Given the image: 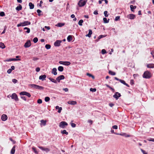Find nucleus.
<instances>
[{
    "instance_id": "1",
    "label": "nucleus",
    "mask_w": 154,
    "mask_h": 154,
    "mask_svg": "<svg viewBox=\"0 0 154 154\" xmlns=\"http://www.w3.org/2000/svg\"><path fill=\"white\" fill-rule=\"evenodd\" d=\"M29 86H31L32 88H33L35 89L41 90H43L44 88V87L36 84H30Z\"/></svg>"
},
{
    "instance_id": "2",
    "label": "nucleus",
    "mask_w": 154,
    "mask_h": 154,
    "mask_svg": "<svg viewBox=\"0 0 154 154\" xmlns=\"http://www.w3.org/2000/svg\"><path fill=\"white\" fill-rule=\"evenodd\" d=\"M31 24L30 22L28 21H25L23 22L20 23L17 25V26L18 27L20 26H23L28 25H29Z\"/></svg>"
},
{
    "instance_id": "3",
    "label": "nucleus",
    "mask_w": 154,
    "mask_h": 154,
    "mask_svg": "<svg viewBox=\"0 0 154 154\" xmlns=\"http://www.w3.org/2000/svg\"><path fill=\"white\" fill-rule=\"evenodd\" d=\"M151 77V73L148 71H145L143 75V77L146 79H149Z\"/></svg>"
},
{
    "instance_id": "4",
    "label": "nucleus",
    "mask_w": 154,
    "mask_h": 154,
    "mask_svg": "<svg viewBox=\"0 0 154 154\" xmlns=\"http://www.w3.org/2000/svg\"><path fill=\"white\" fill-rule=\"evenodd\" d=\"M87 0H80L78 2V4L80 7H82L84 6L86 4Z\"/></svg>"
},
{
    "instance_id": "5",
    "label": "nucleus",
    "mask_w": 154,
    "mask_h": 154,
    "mask_svg": "<svg viewBox=\"0 0 154 154\" xmlns=\"http://www.w3.org/2000/svg\"><path fill=\"white\" fill-rule=\"evenodd\" d=\"M68 125V123L62 121L60 122L59 123V127L62 128H66V126H67Z\"/></svg>"
},
{
    "instance_id": "6",
    "label": "nucleus",
    "mask_w": 154,
    "mask_h": 154,
    "mask_svg": "<svg viewBox=\"0 0 154 154\" xmlns=\"http://www.w3.org/2000/svg\"><path fill=\"white\" fill-rule=\"evenodd\" d=\"M12 99L16 101H18L19 100V99L17 94L14 93L12 94L10 96Z\"/></svg>"
},
{
    "instance_id": "7",
    "label": "nucleus",
    "mask_w": 154,
    "mask_h": 154,
    "mask_svg": "<svg viewBox=\"0 0 154 154\" xmlns=\"http://www.w3.org/2000/svg\"><path fill=\"white\" fill-rule=\"evenodd\" d=\"M62 41L60 40H57L54 43V45L55 47H59L60 45V43Z\"/></svg>"
},
{
    "instance_id": "8",
    "label": "nucleus",
    "mask_w": 154,
    "mask_h": 154,
    "mask_svg": "<svg viewBox=\"0 0 154 154\" xmlns=\"http://www.w3.org/2000/svg\"><path fill=\"white\" fill-rule=\"evenodd\" d=\"M31 45V43L30 41V40H28L25 43L24 45V47L25 48H28L30 47Z\"/></svg>"
},
{
    "instance_id": "9",
    "label": "nucleus",
    "mask_w": 154,
    "mask_h": 154,
    "mask_svg": "<svg viewBox=\"0 0 154 154\" xmlns=\"http://www.w3.org/2000/svg\"><path fill=\"white\" fill-rule=\"evenodd\" d=\"M65 79L64 76L63 75H61L58 76L56 78V80L58 82H60V81L61 80H63Z\"/></svg>"
},
{
    "instance_id": "10",
    "label": "nucleus",
    "mask_w": 154,
    "mask_h": 154,
    "mask_svg": "<svg viewBox=\"0 0 154 154\" xmlns=\"http://www.w3.org/2000/svg\"><path fill=\"white\" fill-rule=\"evenodd\" d=\"M127 17L131 20H133L135 18V15L133 14H130L127 16Z\"/></svg>"
},
{
    "instance_id": "11",
    "label": "nucleus",
    "mask_w": 154,
    "mask_h": 154,
    "mask_svg": "<svg viewBox=\"0 0 154 154\" xmlns=\"http://www.w3.org/2000/svg\"><path fill=\"white\" fill-rule=\"evenodd\" d=\"M8 118V117L6 115L3 114L1 116V119L3 121H6Z\"/></svg>"
},
{
    "instance_id": "12",
    "label": "nucleus",
    "mask_w": 154,
    "mask_h": 154,
    "mask_svg": "<svg viewBox=\"0 0 154 154\" xmlns=\"http://www.w3.org/2000/svg\"><path fill=\"white\" fill-rule=\"evenodd\" d=\"M46 77V75H42L39 76V79L40 80H41L42 81H43L44 80H45Z\"/></svg>"
},
{
    "instance_id": "13",
    "label": "nucleus",
    "mask_w": 154,
    "mask_h": 154,
    "mask_svg": "<svg viewBox=\"0 0 154 154\" xmlns=\"http://www.w3.org/2000/svg\"><path fill=\"white\" fill-rule=\"evenodd\" d=\"M68 104H71L72 105H75L77 104V102L76 101H69L67 102Z\"/></svg>"
},
{
    "instance_id": "14",
    "label": "nucleus",
    "mask_w": 154,
    "mask_h": 154,
    "mask_svg": "<svg viewBox=\"0 0 154 154\" xmlns=\"http://www.w3.org/2000/svg\"><path fill=\"white\" fill-rule=\"evenodd\" d=\"M88 31V33L86 34L85 36L86 37H88L90 38L91 36V35L92 34V32L91 29H89Z\"/></svg>"
},
{
    "instance_id": "15",
    "label": "nucleus",
    "mask_w": 154,
    "mask_h": 154,
    "mask_svg": "<svg viewBox=\"0 0 154 154\" xmlns=\"http://www.w3.org/2000/svg\"><path fill=\"white\" fill-rule=\"evenodd\" d=\"M22 9V6L20 4H19L18 5L16 8V10L17 11H19Z\"/></svg>"
},
{
    "instance_id": "16",
    "label": "nucleus",
    "mask_w": 154,
    "mask_h": 154,
    "mask_svg": "<svg viewBox=\"0 0 154 154\" xmlns=\"http://www.w3.org/2000/svg\"><path fill=\"white\" fill-rule=\"evenodd\" d=\"M16 146L14 145L12 149H11V154H14L15 152V149L16 148Z\"/></svg>"
},
{
    "instance_id": "17",
    "label": "nucleus",
    "mask_w": 154,
    "mask_h": 154,
    "mask_svg": "<svg viewBox=\"0 0 154 154\" xmlns=\"http://www.w3.org/2000/svg\"><path fill=\"white\" fill-rule=\"evenodd\" d=\"M57 69L56 68H54L52 71V73L54 75H57Z\"/></svg>"
},
{
    "instance_id": "18",
    "label": "nucleus",
    "mask_w": 154,
    "mask_h": 154,
    "mask_svg": "<svg viewBox=\"0 0 154 154\" xmlns=\"http://www.w3.org/2000/svg\"><path fill=\"white\" fill-rule=\"evenodd\" d=\"M55 108L56 109H58L57 111V112L58 113H60L62 110V108L61 107H59L58 106H56Z\"/></svg>"
},
{
    "instance_id": "19",
    "label": "nucleus",
    "mask_w": 154,
    "mask_h": 154,
    "mask_svg": "<svg viewBox=\"0 0 154 154\" xmlns=\"http://www.w3.org/2000/svg\"><path fill=\"white\" fill-rule=\"evenodd\" d=\"M72 40V36L69 35L67 37V40L68 42H71Z\"/></svg>"
},
{
    "instance_id": "20",
    "label": "nucleus",
    "mask_w": 154,
    "mask_h": 154,
    "mask_svg": "<svg viewBox=\"0 0 154 154\" xmlns=\"http://www.w3.org/2000/svg\"><path fill=\"white\" fill-rule=\"evenodd\" d=\"M41 125H42L43 126H45L46 125V120H42L41 121Z\"/></svg>"
},
{
    "instance_id": "21",
    "label": "nucleus",
    "mask_w": 154,
    "mask_h": 154,
    "mask_svg": "<svg viewBox=\"0 0 154 154\" xmlns=\"http://www.w3.org/2000/svg\"><path fill=\"white\" fill-rule=\"evenodd\" d=\"M29 8L30 9H32L34 8V5L32 2H29Z\"/></svg>"
},
{
    "instance_id": "22",
    "label": "nucleus",
    "mask_w": 154,
    "mask_h": 154,
    "mask_svg": "<svg viewBox=\"0 0 154 154\" xmlns=\"http://www.w3.org/2000/svg\"><path fill=\"white\" fill-rule=\"evenodd\" d=\"M147 67L148 68H154V64H148L147 65Z\"/></svg>"
},
{
    "instance_id": "23",
    "label": "nucleus",
    "mask_w": 154,
    "mask_h": 154,
    "mask_svg": "<svg viewBox=\"0 0 154 154\" xmlns=\"http://www.w3.org/2000/svg\"><path fill=\"white\" fill-rule=\"evenodd\" d=\"M65 25V23H58L57 25H56L58 27H61L63 26H64Z\"/></svg>"
},
{
    "instance_id": "24",
    "label": "nucleus",
    "mask_w": 154,
    "mask_h": 154,
    "mask_svg": "<svg viewBox=\"0 0 154 154\" xmlns=\"http://www.w3.org/2000/svg\"><path fill=\"white\" fill-rule=\"evenodd\" d=\"M52 82L55 83H57V82L56 80H55L54 79L50 77L48 78Z\"/></svg>"
},
{
    "instance_id": "25",
    "label": "nucleus",
    "mask_w": 154,
    "mask_h": 154,
    "mask_svg": "<svg viewBox=\"0 0 154 154\" xmlns=\"http://www.w3.org/2000/svg\"><path fill=\"white\" fill-rule=\"evenodd\" d=\"M137 7L136 6H134L133 5H131L130 6V8H131V10L132 11H134V10Z\"/></svg>"
},
{
    "instance_id": "26",
    "label": "nucleus",
    "mask_w": 154,
    "mask_h": 154,
    "mask_svg": "<svg viewBox=\"0 0 154 154\" xmlns=\"http://www.w3.org/2000/svg\"><path fill=\"white\" fill-rule=\"evenodd\" d=\"M120 135L124 136L125 137H130V135L127 134L125 133H123L122 134H120Z\"/></svg>"
},
{
    "instance_id": "27",
    "label": "nucleus",
    "mask_w": 154,
    "mask_h": 154,
    "mask_svg": "<svg viewBox=\"0 0 154 154\" xmlns=\"http://www.w3.org/2000/svg\"><path fill=\"white\" fill-rule=\"evenodd\" d=\"M103 20L104 23H108L109 22V19H108V20H107L106 17H104Z\"/></svg>"
},
{
    "instance_id": "28",
    "label": "nucleus",
    "mask_w": 154,
    "mask_h": 154,
    "mask_svg": "<svg viewBox=\"0 0 154 154\" xmlns=\"http://www.w3.org/2000/svg\"><path fill=\"white\" fill-rule=\"evenodd\" d=\"M58 69L59 71L62 72L64 68L62 66H59L58 68Z\"/></svg>"
},
{
    "instance_id": "29",
    "label": "nucleus",
    "mask_w": 154,
    "mask_h": 154,
    "mask_svg": "<svg viewBox=\"0 0 154 154\" xmlns=\"http://www.w3.org/2000/svg\"><path fill=\"white\" fill-rule=\"evenodd\" d=\"M71 63L69 61H64L63 62V65L66 66H69L70 65Z\"/></svg>"
},
{
    "instance_id": "30",
    "label": "nucleus",
    "mask_w": 154,
    "mask_h": 154,
    "mask_svg": "<svg viewBox=\"0 0 154 154\" xmlns=\"http://www.w3.org/2000/svg\"><path fill=\"white\" fill-rule=\"evenodd\" d=\"M61 133L62 134H65L66 135H67L68 134V133L65 130L61 131Z\"/></svg>"
},
{
    "instance_id": "31",
    "label": "nucleus",
    "mask_w": 154,
    "mask_h": 154,
    "mask_svg": "<svg viewBox=\"0 0 154 154\" xmlns=\"http://www.w3.org/2000/svg\"><path fill=\"white\" fill-rule=\"evenodd\" d=\"M24 30L27 29V30L26 31H25L27 33H29L30 32V29L29 28H28L27 27H25L24 28Z\"/></svg>"
},
{
    "instance_id": "32",
    "label": "nucleus",
    "mask_w": 154,
    "mask_h": 154,
    "mask_svg": "<svg viewBox=\"0 0 154 154\" xmlns=\"http://www.w3.org/2000/svg\"><path fill=\"white\" fill-rule=\"evenodd\" d=\"M32 149L33 151L35 154H38V151L36 150V148L35 147H32Z\"/></svg>"
},
{
    "instance_id": "33",
    "label": "nucleus",
    "mask_w": 154,
    "mask_h": 154,
    "mask_svg": "<svg viewBox=\"0 0 154 154\" xmlns=\"http://www.w3.org/2000/svg\"><path fill=\"white\" fill-rule=\"evenodd\" d=\"M109 73L112 75H114L116 74V73L115 72L111 70L109 71Z\"/></svg>"
},
{
    "instance_id": "34",
    "label": "nucleus",
    "mask_w": 154,
    "mask_h": 154,
    "mask_svg": "<svg viewBox=\"0 0 154 154\" xmlns=\"http://www.w3.org/2000/svg\"><path fill=\"white\" fill-rule=\"evenodd\" d=\"M37 12L38 13V16H40L41 15H42L43 14H41L40 13L42 12V11L39 10V9H38L37 10Z\"/></svg>"
},
{
    "instance_id": "35",
    "label": "nucleus",
    "mask_w": 154,
    "mask_h": 154,
    "mask_svg": "<svg viewBox=\"0 0 154 154\" xmlns=\"http://www.w3.org/2000/svg\"><path fill=\"white\" fill-rule=\"evenodd\" d=\"M113 97L116 98V100H117L119 98V97H118V95L117 94H116V92L115 93V94L113 95Z\"/></svg>"
},
{
    "instance_id": "36",
    "label": "nucleus",
    "mask_w": 154,
    "mask_h": 154,
    "mask_svg": "<svg viewBox=\"0 0 154 154\" xmlns=\"http://www.w3.org/2000/svg\"><path fill=\"white\" fill-rule=\"evenodd\" d=\"M51 45L49 44H46L45 45V48L47 49H50L51 48Z\"/></svg>"
},
{
    "instance_id": "37",
    "label": "nucleus",
    "mask_w": 154,
    "mask_h": 154,
    "mask_svg": "<svg viewBox=\"0 0 154 154\" xmlns=\"http://www.w3.org/2000/svg\"><path fill=\"white\" fill-rule=\"evenodd\" d=\"M26 92L25 91H22L20 93V95L21 96L26 95Z\"/></svg>"
},
{
    "instance_id": "38",
    "label": "nucleus",
    "mask_w": 154,
    "mask_h": 154,
    "mask_svg": "<svg viewBox=\"0 0 154 154\" xmlns=\"http://www.w3.org/2000/svg\"><path fill=\"white\" fill-rule=\"evenodd\" d=\"M50 100V98L48 97H46L45 98V100L46 102H48Z\"/></svg>"
},
{
    "instance_id": "39",
    "label": "nucleus",
    "mask_w": 154,
    "mask_h": 154,
    "mask_svg": "<svg viewBox=\"0 0 154 154\" xmlns=\"http://www.w3.org/2000/svg\"><path fill=\"white\" fill-rule=\"evenodd\" d=\"M83 22V20H79L78 24L79 25L81 26H82V23Z\"/></svg>"
},
{
    "instance_id": "40",
    "label": "nucleus",
    "mask_w": 154,
    "mask_h": 154,
    "mask_svg": "<svg viewBox=\"0 0 154 154\" xmlns=\"http://www.w3.org/2000/svg\"><path fill=\"white\" fill-rule=\"evenodd\" d=\"M87 75L89 77H92V79H94V76L91 74H90L89 73H87Z\"/></svg>"
},
{
    "instance_id": "41",
    "label": "nucleus",
    "mask_w": 154,
    "mask_h": 154,
    "mask_svg": "<svg viewBox=\"0 0 154 154\" xmlns=\"http://www.w3.org/2000/svg\"><path fill=\"white\" fill-rule=\"evenodd\" d=\"M90 90L91 91H92V92H95L96 91L97 89L95 88H91L90 89Z\"/></svg>"
},
{
    "instance_id": "42",
    "label": "nucleus",
    "mask_w": 154,
    "mask_h": 154,
    "mask_svg": "<svg viewBox=\"0 0 154 154\" xmlns=\"http://www.w3.org/2000/svg\"><path fill=\"white\" fill-rule=\"evenodd\" d=\"M38 39L37 37H35L33 39V41L34 43H36L38 41Z\"/></svg>"
},
{
    "instance_id": "43",
    "label": "nucleus",
    "mask_w": 154,
    "mask_h": 154,
    "mask_svg": "<svg viewBox=\"0 0 154 154\" xmlns=\"http://www.w3.org/2000/svg\"><path fill=\"white\" fill-rule=\"evenodd\" d=\"M108 11H105L104 12V14L105 17H107L108 16V15L107 14Z\"/></svg>"
},
{
    "instance_id": "44",
    "label": "nucleus",
    "mask_w": 154,
    "mask_h": 154,
    "mask_svg": "<svg viewBox=\"0 0 154 154\" xmlns=\"http://www.w3.org/2000/svg\"><path fill=\"white\" fill-rule=\"evenodd\" d=\"M5 14L4 12L2 11L0 12V16L1 17H3L5 16Z\"/></svg>"
},
{
    "instance_id": "45",
    "label": "nucleus",
    "mask_w": 154,
    "mask_h": 154,
    "mask_svg": "<svg viewBox=\"0 0 154 154\" xmlns=\"http://www.w3.org/2000/svg\"><path fill=\"white\" fill-rule=\"evenodd\" d=\"M140 150L143 154H148L147 152H146L145 151L143 150V149H140Z\"/></svg>"
},
{
    "instance_id": "46",
    "label": "nucleus",
    "mask_w": 154,
    "mask_h": 154,
    "mask_svg": "<svg viewBox=\"0 0 154 154\" xmlns=\"http://www.w3.org/2000/svg\"><path fill=\"white\" fill-rule=\"evenodd\" d=\"M26 95L28 97H31V95L30 93L27 92H26Z\"/></svg>"
},
{
    "instance_id": "47",
    "label": "nucleus",
    "mask_w": 154,
    "mask_h": 154,
    "mask_svg": "<svg viewBox=\"0 0 154 154\" xmlns=\"http://www.w3.org/2000/svg\"><path fill=\"white\" fill-rule=\"evenodd\" d=\"M70 124H71V126L72 128H75L76 127V125L75 124V123L71 122L70 123Z\"/></svg>"
},
{
    "instance_id": "48",
    "label": "nucleus",
    "mask_w": 154,
    "mask_h": 154,
    "mask_svg": "<svg viewBox=\"0 0 154 154\" xmlns=\"http://www.w3.org/2000/svg\"><path fill=\"white\" fill-rule=\"evenodd\" d=\"M12 82L13 83L15 84L18 81L15 79H13L12 80Z\"/></svg>"
},
{
    "instance_id": "49",
    "label": "nucleus",
    "mask_w": 154,
    "mask_h": 154,
    "mask_svg": "<svg viewBox=\"0 0 154 154\" xmlns=\"http://www.w3.org/2000/svg\"><path fill=\"white\" fill-rule=\"evenodd\" d=\"M101 53L102 54H106V52L105 49H103L102 50Z\"/></svg>"
},
{
    "instance_id": "50",
    "label": "nucleus",
    "mask_w": 154,
    "mask_h": 154,
    "mask_svg": "<svg viewBox=\"0 0 154 154\" xmlns=\"http://www.w3.org/2000/svg\"><path fill=\"white\" fill-rule=\"evenodd\" d=\"M39 59L38 58L36 57H33L32 58V60L34 61H36Z\"/></svg>"
},
{
    "instance_id": "51",
    "label": "nucleus",
    "mask_w": 154,
    "mask_h": 154,
    "mask_svg": "<svg viewBox=\"0 0 154 154\" xmlns=\"http://www.w3.org/2000/svg\"><path fill=\"white\" fill-rule=\"evenodd\" d=\"M120 19V16H117L115 17L114 20L115 21H117L119 20Z\"/></svg>"
},
{
    "instance_id": "52",
    "label": "nucleus",
    "mask_w": 154,
    "mask_h": 154,
    "mask_svg": "<svg viewBox=\"0 0 154 154\" xmlns=\"http://www.w3.org/2000/svg\"><path fill=\"white\" fill-rule=\"evenodd\" d=\"M37 103H38L41 104L42 103V100L41 99H38L37 100Z\"/></svg>"
},
{
    "instance_id": "53",
    "label": "nucleus",
    "mask_w": 154,
    "mask_h": 154,
    "mask_svg": "<svg viewBox=\"0 0 154 154\" xmlns=\"http://www.w3.org/2000/svg\"><path fill=\"white\" fill-rule=\"evenodd\" d=\"M12 61H18V60H20L21 59H17L16 58H12Z\"/></svg>"
},
{
    "instance_id": "54",
    "label": "nucleus",
    "mask_w": 154,
    "mask_h": 154,
    "mask_svg": "<svg viewBox=\"0 0 154 154\" xmlns=\"http://www.w3.org/2000/svg\"><path fill=\"white\" fill-rule=\"evenodd\" d=\"M44 151H46L47 152H48L50 151V149H49L48 148H45Z\"/></svg>"
},
{
    "instance_id": "55",
    "label": "nucleus",
    "mask_w": 154,
    "mask_h": 154,
    "mask_svg": "<svg viewBox=\"0 0 154 154\" xmlns=\"http://www.w3.org/2000/svg\"><path fill=\"white\" fill-rule=\"evenodd\" d=\"M1 45L2 46L1 47L2 49L4 48H5V46L3 43H1Z\"/></svg>"
},
{
    "instance_id": "56",
    "label": "nucleus",
    "mask_w": 154,
    "mask_h": 154,
    "mask_svg": "<svg viewBox=\"0 0 154 154\" xmlns=\"http://www.w3.org/2000/svg\"><path fill=\"white\" fill-rule=\"evenodd\" d=\"M105 36L103 35H100L98 37V39H100L104 37H105Z\"/></svg>"
},
{
    "instance_id": "57",
    "label": "nucleus",
    "mask_w": 154,
    "mask_h": 154,
    "mask_svg": "<svg viewBox=\"0 0 154 154\" xmlns=\"http://www.w3.org/2000/svg\"><path fill=\"white\" fill-rule=\"evenodd\" d=\"M21 98H22V99L23 100H24L26 101V98L25 96H21Z\"/></svg>"
},
{
    "instance_id": "58",
    "label": "nucleus",
    "mask_w": 154,
    "mask_h": 154,
    "mask_svg": "<svg viewBox=\"0 0 154 154\" xmlns=\"http://www.w3.org/2000/svg\"><path fill=\"white\" fill-rule=\"evenodd\" d=\"M5 62H9L12 61V58H9L4 60Z\"/></svg>"
},
{
    "instance_id": "59",
    "label": "nucleus",
    "mask_w": 154,
    "mask_h": 154,
    "mask_svg": "<svg viewBox=\"0 0 154 154\" xmlns=\"http://www.w3.org/2000/svg\"><path fill=\"white\" fill-rule=\"evenodd\" d=\"M120 82L124 85H125L126 83L125 81L124 80L122 79L120 80Z\"/></svg>"
},
{
    "instance_id": "60",
    "label": "nucleus",
    "mask_w": 154,
    "mask_h": 154,
    "mask_svg": "<svg viewBox=\"0 0 154 154\" xmlns=\"http://www.w3.org/2000/svg\"><path fill=\"white\" fill-rule=\"evenodd\" d=\"M112 128L116 129L118 128V126L116 125H113L112 127Z\"/></svg>"
},
{
    "instance_id": "61",
    "label": "nucleus",
    "mask_w": 154,
    "mask_h": 154,
    "mask_svg": "<svg viewBox=\"0 0 154 154\" xmlns=\"http://www.w3.org/2000/svg\"><path fill=\"white\" fill-rule=\"evenodd\" d=\"M40 68L39 67H37L35 69L36 71L37 72H39L40 71Z\"/></svg>"
},
{
    "instance_id": "62",
    "label": "nucleus",
    "mask_w": 154,
    "mask_h": 154,
    "mask_svg": "<svg viewBox=\"0 0 154 154\" xmlns=\"http://www.w3.org/2000/svg\"><path fill=\"white\" fill-rule=\"evenodd\" d=\"M12 69H8L7 71V73L8 74L12 72Z\"/></svg>"
},
{
    "instance_id": "63",
    "label": "nucleus",
    "mask_w": 154,
    "mask_h": 154,
    "mask_svg": "<svg viewBox=\"0 0 154 154\" xmlns=\"http://www.w3.org/2000/svg\"><path fill=\"white\" fill-rule=\"evenodd\" d=\"M38 147L40 149H41L42 150H43V151L44 150L45 148H44L42 146H38Z\"/></svg>"
},
{
    "instance_id": "64",
    "label": "nucleus",
    "mask_w": 154,
    "mask_h": 154,
    "mask_svg": "<svg viewBox=\"0 0 154 154\" xmlns=\"http://www.w3.org/2000/svg\"><path fill=\"white\" fill-rule=\"evenodd\" d=\"M130 84L131 85H134V84L133 80H131Z\"/></svg>"
}]
</instances>
